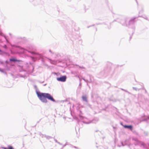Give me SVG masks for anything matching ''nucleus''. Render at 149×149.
I'll use <instances>...</instances> for the list:
<instances>
[{
	"label": "nucleus",
	"mask_w": 149,
	"mask_h": 149,
	"mask_svg": "<svg viewBox=\"0 0 149 149\" xmlns=\"http://www.w3.org/2000/svg\"><path fill=\"white\" fill-rule=\"evenodd\" d=\"M36 93L39 100L43 103H46L47 102V99L53 102H56L53 96L49 93H42L36 90Z\"/></svg>",
	"instance_id": "f257e3e1"
},
{
	"label": "nucleus",
	"mask_w": 149,
	"mask_h": 149,
	"mask_svg": "<svg viewBox=\"0 0 149 149\" xmlns=\"http://www.w3.org/2000/svg\"><path fill=\"white\" fill-rule=\"evenodd\" d=\"M29 50L26 49L25 52L27 51L32 54L35 55L36 60H39L41 59V61L43 63H45V60L43 58L42 55L35 52L36 50V49L34 46H31L29 47Z\"/></svg>",
	"instance_id": "f03ea898"
},
{
	"label": "nucleus",
	"mask_w": 149,
	"mask_h": 149,
	"mask_svg": "<svg viewBox=\"0 0 149 149\" xmlns=\"http://www.w3.org/2000/svg\"><path fill=\"white\" fill-rule=\"evenodd\" d=\"M3 47L5 51H3L0 49V52L1 53V54L6 56H9L10 52L12 54L13 52L12 50L7 47L6 45H4Z\"/></svg>",
	"instance_id": "7ed1b4c3"
},
{
	"label": "nucleus",
	"mask_w": 149,
	"mask_h": 149,
	"mask_svg": "<svg viewBox=\"0 0 149 149\" xmlns=\"http://www.w3.org/2000/svg\"><path fill=\"white\" fill-rule=\"evenodd\" d=\"M0 35L1 36H4V38H5V40H6V41L7 42L8 44H10L12 47H15V48H19V49H20L22 50L23 51V52L24 53L25 52V50H26V49H25L17 45H13L10 44V42H9L8 39L6 37V36H5L2 32H0Z\"/></svg>",
	"instance_id": "20e7f679"
},
{
	"label": "nucleus",
	"mask_w": 149,
	"mask_h": 149,
	"mask_svg": "<svg viewBox=\"0 0 149 149\" xmlns=\"http://www.w3.org/2000/svg\"><path fill=\"white\" fill-rule=\"evenodd\" d=\"M67 79V76L66 75H61L59 77H57L56 78L57 80L62 82H64L66 81Z\"/></svg>",
	"instance_id": "39448f33"
},
{
	"label": "nucleus",
	"mask_w": 149,
	"mask_h": 149,
	"mask_svg": "<svg viewBox=\"0 0 149 149\" xmlns=\"http://www.w3.org/2000/svg\"><path fill=\"white\" fill-rule=\"evenodd\" d=\"M80 113L79 114V119L78 117H75L74 118V119L76 120L77 121V123L78 124L79 123V122L80 121V120L79 119H80V120H82L84 118H85L86 119H87L86 118L84 117L81 115L82 114L81 111H80Z\"/></svg>",
	"instance_id": "423d86ee"
},
{
	"label": "nucleus",
	"mask_w": 149,
	"mask_h": 149,
	"mask_svg": "<svg viewBox=\"0 0 149 149\" xmlns=\"http://www.w3.org/2000/svg\"><path fill=\"white\" fill-rule=\"evenodd\" d=\"M40 135L42 137V138H44L45 137V138L49 140L53 138V137H52V136H47L45 134H42L41 133H40Z\"/></svg>",
	"instance_id": "0eeeda50"
},
{
	"label": "nucleus",
	"mask_w": 149,
	"mask_h": 149,
	"mask_svg": "<svg viewBox=\"0 0 149 149\" xmlns=\"http://www.w3.org/2000/svg\"><path fill=\"white\" fill-rule=\"evenodd\" d=\"M9 61L11 62H13L20 61V60H17L15 58H12L10 59Z\"/></svg>",
	"instance_id": "6e6552de"
},
{
	"label": "nucleus",
	"mask_w": 149,
	"mask_h": 149,
	"mask_svg": "<svg viewBox=\"0 0 149 149\" xmlns=\"http://www.w3.org/2000/svg\"><path fill=\"white\" fill-rule=\"evenodd\" d=\"M95 120V119H93L92 120H89L88 122H86L85 121H82V122L84 123L89 124L91 123H94V121Z\"/></svg>",
	"instance_id": "1a4fd4ad"
},
{
	"label": "nucleus",
	"mask_w": 149,
	"mask_h": 149,
	"mask_svg": "<svg viewBox=\"0 0 149 149\" xmlns=\"http://www.w3.org/2000/svg\"><path fill=\"white\" fill-rule=\"evenodd\" d=\"M124 127L125 128H128L130 129V130H132L133 127L132 125H124Z\"/></svg>",
	"instance_id": "9d476101"
},
{
	"label": "nucleus",
	"mask_w": 149,
	"mask_h": 149,
	"mask_svg": "<svg viewBox=\"0 0 149 149\" xmlns=\"http://www.w3.org/2000/svg\"><path fill=\"white\" fill-rule=\"evenodd\" d=\"M82 99L83 101H85L86 102H88V100L87 97L86 95H83L82 96Z\"/></svg>",
	"instance_id": "9b49d317"
},
{
	"label": "nucleus",
	"mask_w": 149,
	"mask_h": 149,
	"mask_svg": "<svg viewBox=\"0 0 149 149\" xmlns=\"http://www.w3.org/2000/svg\"><path fill=\"white\" fill-rule=\"evenodd\" d=\"M47 59L50 61V63H51L55 64L56 63V61L55 60H53L48 58H47Z\"/></svg>",
	"instance_id": "f8f14e48"
},
{
	"label": "nucleus",
	"mask_w": 149,
	"mask_h": 149,
	"mask_svg": "<svg viewBox=\"0 0 149 149\" xmlns=\"http://www.w3.org/2000/svg\"><path fill=\"white\" fill-rule=\"evenodd\" d=\"M89 77L90 79H89V80H88V82L89 83H90V82H91L92 81V78H93V77H92V75H89Z\"/></svg>",
	"instance_id": "ddd939ff"
},
{
	"label": "nucleus",
	"mask_w": 149,
	"mask_h": 149,
	"mask_svg": "<svg viewBox=\"0 0 149 149\" xmlns=\"http://www.w3.org/2000/svg\"><path fill=\"white\" fill-rule=\"evenodd\" d=\"M8 149H14L11 146H8Z\"/></svg>",
	"instance_id": "4468645a"
},
{
	"label": "nucleus",
	"mask_w": 149,
	"mask_h": 149,
	"mask_svg": "<svg viewBox=\"0 0 149 149\" xmlns=\"http://www.w3.org/2000/svg\"><path fill=\"white\" fill-rule=\"evenodd\" d=\"M78 67H79V68L81 69H85V68L83 66H81L78 65Z\"/></svg>",
	"instance_id": "2eb2a0df"
},
{
	"label": "nucleus",
	"mask_w": 149,
	"mask_h": 149,
	"mask_svg": "<svg viewBox=\"0 0 149 149\" xmlns=\"http://www.w3.org/2000/svg\"><path fill=\"white\" fill-rule=\"evenodd\" d=\"M112 65L111 63H109V62H108L107 64V65L108 67H109V66L110 65Z\"/></svg>",
	"instance_id": "dca6fc26"
},
{
	"label": "nucleus",
	"mask_w": 149,
	"mask_h": 149,
	"mask_svg": "<svg viewBox=\"0 0 149 149\" xmlns=\"http://www.w3.org/2000/svg\"><path fill=\"white\" fill-rule=\"evenodd\" d=\"M71 74H73L74 75H75L76 74V72L72 71L71 72Z\"/></svg>",
	"instance_id": "f3484780"
},
{
	"label": "nucleus",
	"mask_w": 149,
	"mask_h": 149,
	"mask_svg": "<svg viewBox=\"0 0 149 149\" xmlns=\"http://www.w3.org/2000/svg\"><path fill=\"white\" fill-rule=\"evenodd\" d=\"M83 79L85 82H88V80H87V79H84V78H83Z\"/></svg>",
	"instance_id": "a211bd4d"
},
{
	"label": "nucleus",
	"mask_w": 149,
	"mask_h": 149,
	"mask_svg": "<svg viewBox=\"0 0 149 149\" xmlns=\"http://www.w3.org/2000/svg\"><path fill=\"white\" fill-rule=\"evenodd\" d=\"M68 144L67 143H66L65 144L63 145V146L62 148V149L64 147H65V146H66L67 145H68Z\"/></svg>",
	"instance_id": "6ab92c4d"
},
{
	"label": "nucleus",
	"mask_w": 149,
	"mask_h": 149,
	"mask_svg": "<svg viewBox=\"0 0 149 149\" xmlns=\"http://www.w3.org/2000/svg\"><path fill=\"white\" fill-rule=\"evenodd\" d=\"M0 62L2 64H4L3 62L2 61H1V60H0Z\"/></svg>",
	"instance_id": "aec40b11"
},
{
	"label": "nucleus",
	"mask_w": 149,
	"mask_h": 149,
	"mask_svg": "<svg viewBox=\"0 0 149 149\" xmlns=\"http://www.w3.org/2000/svg\"><path fill=\"white\" fill-rule=\"evenodd\" d=\"M54 140L55 141V142L57 143L58 141L57 140L54 138Z\"/></svg>",
	"instance_id": "412c9836"
},
{
	"label": "nucleus",
	"mask_w": 149,
	"mask_h": 149,
	"mask_svg": "<svg viewBox=\"0 0 149 149\" xmlns=\"http://www.w3.org/2000/svg\"><path fill=\"white\" fill-rule=\"evenodd\" d=\"M1 148L4 149H8V148L5 147H1Z\"/></svg>",
	"instance_id": "4be33fe9"
},
{
	"label": "nucleus",
	"mask_w": 149,
	"mask_h": 149,
	"mask_svg": "<svg viewBox=\"0 0 149 149\" xmlns=\"http://www.w3.org/2000/svg\"><path fill=\"white\" fill-rule=\"evenodd\" d=\"M73 147H74V148H76V149H79L77 147L75 146H73Z\"/></svg>",
	"instance_id": "5701e85b"
},
{
	"label": "nucleus",
	"mask_w": 149,
	"mask_h": 149,
	"mask_svg": "<svg viewBox=\"0 0 149 149\" xmlns=\"http://www.w3.org/2000/svg\"><path fill=\"white\" fill-rule=\"evenodd\" d=\"M69 145L70 146V147H73V145H72L70 144H69Z\"/></svg>",
	"instance_id": "b1692460"
},
{
	"label": "nucleus",
	"mask_w": 149,
	"mask_h": 149,
	"mask_svg": "<svg viewBox=\"0 0 149 149\" xmlns=\"http://www.w3.org/2000/svg\"><path fill=\"white\" fill-rule=\"evenodd\" d=\"M0 71H1V72H4V71L3 70L1 69L0 68Z\"/></svg>",
	"instance_id": "393cba45"
},
{
	"label": "nucleus",
	"mask_w": 149,
	"mask_h": 149,
	"mask_svg": "<svg viewBox=\"0 0 149 149\" xmlns=\"http://www.w3.org/2000/svg\"><path fill=\"white\" fill-rule=\"evenodd\" d=\"M57 143H58L60 145H62V143H60L59 142H58Z\"/></svg>",
	"instance_id": "a878e982"
},
{
	"label": "nucleus",
	"mask_w": 149,
	"mask_h": 149,
	"mask_svg": "<svg viewBox=\"0 0 149 149\" xmlns=\"http://www.w3.org/2000/svg\"><path fill=\"white\" fill-rule=\"evenodd\" d=\"M49 52L52 54H54L52 52V51H51V50H49Z\"/></svg>",
	"instance_id": "bb28decb"
},
{
	"label": "nucleus",
	"mask_w": 149,
	"mask_h": 149,
	"mask_svg": "<svg viewBox=\"0 0 149 149\" xmlns=\"http://www.w3.org/2000/svg\"><path fill=\"white\" fill-rule=\"evenodd\" d=\"M5 62H6V64H7L8 63V61H5Z\"/></svg>",
	"instance_id": "cd10ccee"
},
{
	"label": "nucleus",
	"mask_w": 149,
	"mask_h": 149,
	"mask_svg": "<svg viewBox=\"0 0 149 149\" xmlns=\"http://www.w3.org/2000/svg\"><path fill=\"white\" fill-rule=\"evenodd\" d=\"M93 94H91V97H92V98H93Z\"/></svg>",
	"instance_id": "c85d7f7f"
},
{
	"label": "nucleus",
	"mask_w": 149,
	"mask_h": 149,
	"mask_svg": "<svg viewBox=\"0 0 149 149\" xmlns=\"http://www.w3.org/2000/svg\"><path fill=\"white\" fill-rule=\"evenodd\" d=\"M34 87L35 88H36V89H37V88L36 85H35Z\"/></svg>",
	"instance_id": "c756f323"
},
{
	"label": "nucleus",
	"mask_w": 149,
	"mask_h": 149,
	"mask_svg": "<svg viewBox=\"0 0 149 149\" xmlns=\"http://www.w3.org/2000/svg\"><path fill=\"white\" fill-rule=\"evenodd\" d=\"M81 82H80L79 86H81Z\"/></svg>",
	"instance_id": "7c9ffc66"
},
{
	"label": "nucleus",
	"mask_w": 149,
	"mask_h": 149,
	"mask_svg": "<svg viewBox=\"0 0 149 149\" xmlns=\"http://www.w3.org/2000/svg\"><path fill=\"white\" fill-rule=\"evenodd\" d=\"M78 89H81V86H79L78 87Z\"/></svg>",
	"instance_id": "2f4dec72"
},
{
	"label": "nucleus",
	"mask_w": 149,
	"mask_h": 149,
	"mask_svg": "<svg viewBox=\"0 0 149 149\" xmlns=\"http://www.w3.org/2000/svg\"><path fill=\"white\" fill-rule=\"evenodd\" d=\"M75 76L76 77H78L79 78V76H77V75H75Z\"/></svg>",
	"instance_id": "473e14b6"
},
{
	"label": "nucleus",
	"mask_w": 149,
	"mask_h": 149,
	"mask_svg": "<svg viewBox=\"0 0 149 149\" xmlns=\"http://www.w3.org/2000/svg\"><path fill=\"white\" fill-rule=\"evenodd\" d=\"M75 65V66H78L79 65H77V64H75V65Z\"/></svg>",
	"instance_id": "72a5a7b5"
},
{
	"label": "nucleus",
	"mask_w": 149,
	"mask_h": 149,
	"mask_svg": "<svg viewBox=\"0 0 149 149\" xmlns=\"http://www.w3.org/2000/svg\"><path fill=\"white\" fill-rule=\"evenodd\" d=\"M44 82V81H42V82H40V83H43V82Z\"/></svg>",
	"instance_id": "f704fd0d"
},
{
	"label": "nucleus",
	"mask_w": 149,
	"mask_h": 149,
	"mask_svg": "<svg viewBox=\"0 0 149 149\" xmlns=\"http://www.w3.org/2000/svg\"><path fill=\"white\" fill-rule=\"evenodd\" d=\"M35 1H40V0H35Z\"/></svg>",
	"instance_id": "c9c22d12"
},
{
	"label": "nucleus",
	"mask_w": 149,
	"mask_h": 149,
	"mask_svg": "<svg viewBox=\"0 0 149 149\" xmlns=\"http://www.w3.org/2000/svg\"><path fill=\"white\" fill-rule=\"evenodd\" d=\"M46 85H47V84H44V85H43V86H46Z\"/></svg>",
	"instance_id": "e433bc0d"
},
{
	"label": "nucleus",
	"mask_w": 149,
	"mask_h": 149,
	"mask_svg": "<svg viewBox=\"0 0 149 149\" xmlns=\"http://www.w3.org/2000/svg\"><path fill=\"white\" fill-rule=\"evenodd\" d=\"M79 81H80V82H81V79H79Z\"/></svg>",
	"instance_id": "4c0bfd02"
},
{
	"label": "nucleus",
	"mask_w": 149,
	"mask_h": 149,
	"mask_svg": "<svg viewBox=\"0 0 149 149\" xmlns=\"http://www.w3.org/2000/svg\"><path fill=\"white\" fill-rule=\"evenodd\" d=\"M39 121H38V122H37V123H39Z\"/></svg>",
	"instance_id": "58836bf2"
},
{
	"label": "nucleus",
	"mask_w": 149,
	"mask_h": 149,
	"mask_svg": "<svg viewBox=\"0 0 149 149\" xmlns=\"http://www.w3.org/2000/svg\"><path fill=\"white\" fill-rule=\"evenodd\" d=\"M0 60H1L0 59Z\"/></svg>",
	"instance_id": "ea45409f"
}]
</instances>
